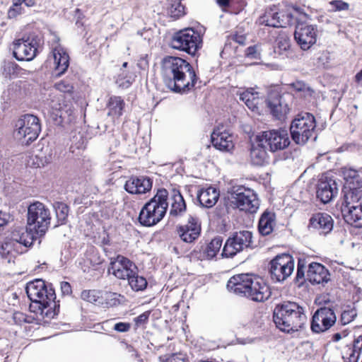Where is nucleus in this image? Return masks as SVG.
Segmentation results:
<instances>
[{"label":"nucleus","mask_w":362,"mask_h":362,"mask_svg":"<svg viewBox=\"0 0 362 362\" xmlns=\"http://www.w3.org/2000/svg\"><path fill=\"white\" fill-rule=\"evenodd\" d=\"M162 76L166 86L176 93H186L192 89L197 80L192 65L186 60L168 56L162 61Z\"/></svg>","instance_id":"nucleus-1"},{"label":"nucleus","mask_w":362,"mask_h":362,"mask_svg":"<svg viewBox=\"0 0 362 362\" xmlns=\"http://www.w3.org/2000/svg\"><path fill=\"white\" fill-rule=\"evenodd\" d=\"M25 291L32 302L30 309H37L33 312L46 316L56 314L59 304L55 300L56 294L52 285L47 286L43 280L37 279L28 283Z\"/></svg>","instance_id":"nucleus-2"},{"label":"nucleus","mask_w":362,"mask_h":362,"mask_svg":"<svg viewBox=\"0 0 362 362\" xmlns=\"http://www.w3.org/2000/svg\"><path fill=\"white\" fill-rule=\"evenodd\" d=\"M276 327L285 332H296L307 322L305 308L292 301H285L276 305L273 313Z\"/></svg>","instance_id":"nucleus-3"},{"label":"nucleus","mask_w":362,"mask_h":362,"mask_svg":"<svg viewBox=\"0 0 362 362\" xmlns=\"http://www.w3.org/2000/svg\"><path fill=\"white\" fill-rule=\"evenodd\" d=\"M168 192L165 189H159L156 194L142 207L139 221L144 226L157 224L165 216L168 207Z\"/></svg>","instance_id":"nucleus-4"},{"label":"nucleus","mask_w":362,"mask_h":362,"mask_svg":"<svg viewBox=\"0 0 362 362\" xmlns=\"http://www.w3.org/2000/svg\"><path fill=\"white\" fill-rule=\"evenodd\" d=\"M315 117L308 112L299 114L290 125L293 141L298 145H304L309 139H316Z\"/></svg>","instance_id":"nucleus-5"},{"label":"nucleus","mask_w":362,"mask_h":362,"mask_svg":"<svg viewBox=\"0 0 362 362\" xmlns=\"http://www.w3.org/2000/svg\"><path fill=\"white\" fill-rule=\"evenodd\" d=\"M204 28L195 30L188 28L175 33L171 40L172 48L194 55L202 47Z\"/></svg>","instance_id":"nucleus-6"},{"label":"nucleus","mask_w":362,"mask_h":362,"mask_svg":"<svg viewBox=\"0 0 362 362\" xmlns=\"http://www.w3.org/2000/svg\"><path fill=\"white\" fill-rule=\"evenodd\" d=\"M41 131L39 119L33 115H25L15 124L14 137L23 145H29L37 139Z\"/></svg>","instance_id":"nucleus-7"},{"label":"nucleus","mask_w":362,"mask_h":362,"mask_svg":"<svg viewBox=\"0 0 362 362\" xmlns=\"http://www.w3.org/2000/svg\"><path fill=\"white\" fill-rule=\"evenodd\" d=\"M50 210L44 204L35 202L30 204L28 209V226L35 234L43 236L50 224Z\"/></svg>","instance_id":"nucleus-8"},{"label":"nucleus","mask_w":362,"mask_h":362,"mask_svg":"<svg viewBox=\"0 0 362 362\" xmlns=\"http://www.w3.org/2000/svg\"><path fill=\"white\" fill-rule=\"evenodd\" d=\"M230 202L240 211L255 213L259 209V203L253 190L243 186L234 187L232 189Z\"/></svg>","instance_id":"nucleus-9"},{"label":"nucleus","mask_w":362,"mask_h":362,"mask_svg":"<svg viewBox=\"0 0 362 362\" xmlns=\"http://www.w3.org/2000/svg\"><path fill=\"white\" fill-rule=\"evenodd\" d=\"M41 43L40 37L34 34L16 40L13 42V54L18 61H30L35 58Z\"/></svg>","instance_id":"nucleus-10"},{"label":"nucleus","mask_w":362,"mask_h":362,"mask_svg":"<svg viewBox=\"0 0 362 362\" xmlns=\"http://www.w3.org/2000/svg\"><path fill=\"white\" fill-rule=\"evenodd\" d=\"M49 43L52 49V55L48 59V63L52 64L54 74L60 76L65 73L69 66V54L59 44V37L54 33L50 34Z\"/></svg>","instance_id":"nucleus-11"},{"label":"nucleus","mask_w":362,"mask_h":362,"mask_svg":"<svg viewBox=\"0 0 362 362\" xmlns=\"http://www.w3.org/2000/svg\"><path fill=\"white\" fill-rule=\"evenodd\" d=\"M252 234L249 230H240L234 233L229 237L222 250L221 255L225 257H232L237 253L243 251L251 246Z\"/></svg>","instance_id":"nucleus-12"},{"label":"nucleus","mask_w":362,"mask_h":362,"mask_svg":"<svg viewBox=\"0 0 362 362\" xmlns=\"http://www.w3.org/2000/svg\"><path fill=\"white\" fill-rule=\"evenodd\" d=\"M46 104L50 109L51 113L62 119L60 122L66 118L71 119L69 117L74 113V107L71 102L66 99L65 94L51 90Z\"/></svg>","instance_id":"nucleus-13"},{"label":"nucleus","mask_w":362,"mask_h":362,"mask_svg":"<svg viewBox=\"0 0 362 362\" xmlns=\"http://www.w3.org/2000/svg\"><path fill=\"white\" fill-rule=\"evenodd\" d=\"M269 273L273 280L283 281L291 275L294 270V260L288 254L277 255L270 262Z\"/></svg>","instance_id":"nucleus-14"},{"label":"nucleus","mask_w":362,"mask_h":362,"mask_svg":"<svg viewBox=\"0 0 362 362\" xmlns=\"http://www.w3.org/2000/svg\"><path fill=\"white\" fill-rule=\"evenodd\" d=\"M258 136L271 152L284 150L290 144L288 132L284 129L264 131Z\"/></svg>","instance_id":"nucleus-15"},{"label":"nucleus","mask_w":362,"mask_h":362,"mask_svg":"<svg viewBox=\"0 0 362 362\" xmlns=\"http://www.w3.org/2000/svg\"><path fill=\"white\" fill-rule=\"evenodd\" d=\"M317 32L316 25L305 22L298 23L294 32V37L300 48L307 50L316 42Z\"/></svg>","instance_id":"nucleus-16"},{"label":"nucleus","mask_w":362,"mask_h":362,"mask_svg":"<svg viewBox=\"0 0 362 362\" xmlns=\"http://www.w3.org/2000/svg\"><path fill=\"white\" fill-rule=\"evenodd\" d=\"M112 271V274L119 279H127L131 275L135 274L138 271L136 264L128 258L117 255L111 259L108 272Z\"/></svg>","instance_id":"nucleus-17"},{"label":"nucleus","mask_w":362,"mask_h":362,"mask_svg":"<svg viewBox=\"0 0 362 362\" xmlns=\"http://www.w3.org/2000/svg\"><path fill=\"white\" fill-rule=\"evenodd\" d=\"M336 320V315L332 308H320L313 316L311 329L315 333L325 332L335 323Z\"/></svg>","instance_id":"nucleus-18"},{"label":"nucleus","mask_w":362,"mask_h":362,"mask_svg":"<svg viewBox=\"0 0 362 362\" xmlns=\"http://www.w3.org/2000/svg\"><path fill=\"white\" fill-rule=\"evenodd\" d=\"M272 292L269 286L262 279L254 276L243 297L255 302H264L269 298Z\"/></svg>","instance_id":"nucleus-19"},{"label":"nucleus","mask_w":362,"mask_h":362,"mask_svg":"<svg viewBox=\"0 0 362 362\" xmlns=\"http://www.w3.org/2000/svg\"><path fill=\"white\" fill-rule=\"evenodd\" d=\"M272 292L269 286L262 279L254 276L243 297L255 302H264L269 298Z\"/></svg>","instance_id":"nucleus-20"},{"label":"nucleus","mask_w":362,"mask_h":362,"mask_svg":"<svg viewBox=\"0 0 362 362\" xmlns=\"http://www.w3.org/2000/svg\"><path fill=\"white\" fill-rule=\"evenodd\" d=\"M292 15L280 13L276 6H273L266 9L263 15L258 18V23L269 27L283 28L291 23Z\"/></svg>","instance_id":"nucleus-21"},{"label":"nucleus","mask_w":362,"mask_h":362,"mask_svg":"<svg viewBox=\"0 0 362 362\" xmlns=\"http://www.w3.org/2000/svg\"><path fill=\"white\" fill-rule=\"evenodd\" d=\"M40 238V235L35 234V231L31 230L28 227H15L11 232L8 237V241L5 243L6 248L15 243L23 245L25 247H30L35 240Z\"/></svg>","instance_id":"nucleus-22"},{"label":"nucleus","mask_w":362,"mask_h":362,"mask_svg":"<svg viewBox=\"0 0 362 362\" xmlns=\"http://www.w3.org/2000/svg\"><path fill=\"white\" fill-rule=\"evenodd\" d=\"M266 105L273 117L278 119H284L289 112V107L285 99L276 91L269 93Z\"/></svg>","instance_id":"nucleus-23"},{"label":"nucleus","mask_w":362,"mask_h":362,"mask_svg":"<svg viewBox=\"0 0 362 362\" xmlns=\"http://www.w3.org/2000/svg\"><path fill=\"white\" fill-rule=\"evenodd\" d=\"M338 193L336 181L327 176H322L316 187L317 197L324 204L330 202Z\"/></svg>","instance_id":"nucleus-24"},{"label":"nucleus","mask_w":362,"mask_h":362,"mask_svg":"<svg viewBox=\"0 0 362 362\" xmlns=\"http://www.w3.org/2000/svg\"><path fill=\"white\" fill-rule=\"evenodd\" d=\"M177 231L182 241L191 243L199 238L201 225L197 218L189 216L187 223L177 227Z\"/></svg>","instance_id":"nucleus-25"},{"label":"nucleus","mask_w":362,"mask_h":362,"mask_svg":"<svg viewBox=\"0 0 362 362\" xmlns=\"http://www.w3.org/2000/svg\"><path fill=\"white\" fill-rule=\"evenodd\" d=\"M211 143L221 151H230L234 148L233 135L224 129L223 127H218L211 134Z\"/></svg>","instance_id":"nucleus-26"},{"label":"nucleus","mask_w":362,"mask_h":362,"mask_svg":"<svg viewBox=\"0 0 362 362\" xmlns=\"http://www.w3.org/2000/svg\"><path fill=\"white\" fill-rule=\"evenodd\" d=\"M254 275L252 274H239L232 276L227 283L229 291L243 296Z\"/></svg>","instance_id":"nucleus-27"},{"label":"nucleus","mask_w":362,"mask_h":362,"mask_svg":"<svg viewBox=\"0 0 362 362\" xmlns=\"http://www.w3.org/2000/svg\"><path fill=\"white\" fill-rule=\"evenodd\" d=\"M152 180L145 176L132 177L125 183L124 189L130 194H145L151 190Z\"/></svg>","instance_id":"nucleus-28"},{"label":"nucleus","mask_w":362,"mask_h":362,"mask_svg":"<svg viewBox=\"0 0 362 362\" xmlns=\"http://www.w3.org/2000/svg\"><path fill=\"white\" fill-rule=\"evenodd\" d=\"M309 227L317 230L320 234L327 235L333 228V219L327 214L317 213L310 218Z\"/></svg>","instance_id":"nucleus-29"},{"label":"nucleus","mask_w":362,"mask_h":362,"mask_svg":"<svg viewBox=\"0 0 362 362\" xmlns=\"http://www.w3.org/2000/svg\"><path fill=\"white\" fill-rule=\"evenodd\" d=\"M329 272L321 264L312 262L309 264L307 271V278L312 284L327 283L329 281Z\"/></svg>","instance_id":"nucleus-30"},{"label":"nucleus","mask_w":362,"mask_h":362,"mask_svg":"<svg viewBox=\"0 0 362 362\" xmlns=\"http://www.w3.org/2000/svg\"><path fill=\"white\" fill-rule=\"evenodd\" d=\"M261 138L256 136L255 142L252 144L250 148V157L252 163L257 165H262L267 162L268 158L267 150H269L264 143L260 141Z\"/></svg>","instance_id":"nucleus-31"},{"label":"nucleus","mask_w":362,"mask_h":362,"mask_svg":"<svg viewBox=\"0 0 362 362\" xmlns=\"http://www.w3.org/2000/svg\"><path fill=\"white\" fill-rule=\"evenodd\" d=\"M342 214L344 221L356 228L362 227V205L355 206H342Z\"/></svg>","instance_id":"nucleus-32"},{"label":"nucleus","mask_w":362,"mask_h":362,"mask_svg":"<svg viewBox=\"0 0 362 362\" xmlns=\"http://www.w3.org/2000/svg\"><path fill=\"white\" fill-rule=\"evenodd\" d=\"M219 191L213 187L201 189L197 194L200 205L206 208H211L218 202Z\"/></svg>","instance_id":"nucleus-33"},{"label":"nucleus","mask_w":362,"mask_h":362,"mask_svg":"<svg viewBox=\"0 0 362 362\" xmlns=\"http://www.w3.org/2000/svg\"><path fill=\"white\" fill-rule=\"evenodd\" d=\"M276 224L274 213L265 211L259 220L258 229L262 235H269L274 230Z\"/></svg>","instance_id":"nucleus-34"},{"label":"nucleus","mask_w":362,"mask_h":362,"mask_svg":"<svg viewBox=\"0 0 362 362\" xmlns=\"http://www.w3.org/2000/svg\"><path fill=\"white\" fill-rule=\"evenodd\" d=\"M238 94L239 95V100L243 101L250 110L252 111L258 110L262 99L257 92H254L252 90H246L239 92Z\"/></svg>","instance_id":"nucleus-35"},{"label":"nucleus","mask_w":362,"mask_h":362,"mask_svg":"<svg viewBox=\"0 0 362 362\" xmlns=\"http://www.w3.org/2000/svg\"><path fill=\"white\" fill-rule=\"evenodd\" d=\"M344 203L342 206H355L362 205V185L349 188L344 192Z\"/></svg>","instance_id":"nucleus-36"},{"label":"nucleus","mask_w":362,"mask_h":362,"mask_svg":"<svg viewBox=\"0 0 362 362\" xmlns=\"http://www.w3.org/2000/svg\"><path fill=\"white\" fill-rule=\"evenodd\" d=\"M171 200L170 216H177L185 211L186 204L179 190L175 189L173 190Z\"/></svg>","instance_id":"nucleus-37"},{"label":"nucleus","mask_w":362,"mask_h":362,"mask_svg":"<svg viewBox=\"0 0 362 362\" xmlns=\"http://www.w3.org/2000/svg\"><path fill=\"white\" fill-rule=\"evenodd\" d=\"M124 107V102L121 97L112 96L107 103V115L113 117H119L122 115Z\"/></svg>","instance_id":"nucleus-38"},{"label":"nucleus","mask_w":362,"mask_h":362,"mask_svg":"<svg viewBox=\"0 0 362 362\" xmlns=\"http://www.w3.org/2000/svg\"><path fill=\"white\" fill-rule=\"evenodd\" d=\"M362 351V335L357 337L353 344L352 348L349 349L346 353L348 362H358Z\"/></svg>","instance_id":"nucleus-39"},{"label":"nucleus","mask_w":362,"mask_h":362,"mask_svg":"<svg viewBox=\"0 0 362 362\" xmlns=\"http://www.w3.org/2000/svg\"><path fill=\"white\" fill-rule=\"evenodd\" d=\"M127 280L132 289L135 291H144L148 284L146 279L139 276L137 272H135V274L131 275Z\"/></svg>","instance_id":"nucleus-40"},{"label":"nucleus","mask_w":362,"mask_h":362,"mask_svg":"<svg viewBox=\"0 0 362 362\" xmlns=\"http://www.w3.org/2000/svg\"><path fill=\"white\" fill-rule=\"evenodd\" d=\"M223 243V238L220 236L215 237L208 245L206 249V255L209 259L214 258L219 252Z\"/></svg>","instance_id":"nucleus-41"},{"label":"nucleus","mask_w":362,"mask_h":362,"mask_svg":"<svg viewBox=\"0 0 362 362\" xmlns=\"http://www.w3.org/2000/svg\"><path fill=\"white\" fill-rule=\"evenodd\" d=\"M54 208L55 209L56 216L57 218V226L64 224L69 214L68 206L63 202H57L54 204Z\"/></svg>","instance_id":"nucleus-42"},{"label":"nucleus","mask_w":362,"mask_h":362,"mask_svg":"<svg viewBox=\"0 0 362 362\" xmlns=\"http://www.w3.org/2000/svg\"><path fill=\"white\" fill-rule=\"evenodd\" d=\"M105 304L108 307L116 306L120 304L124 299V297L119 293L113 292H105L103 296Z\"/></svg>","instance_id":"nucleus-43"},{"label":"nucleus","mask_w":362,"mask_h":362,"mask_svg":"<svg viewBox=\"0 0 362 362\" xmlns=\"http://www.w3.org/2000/svg\"><path fill=\"white\" fill-rule=\"evenodd\" d=\"M168 13L172 18H178L185 14V6L179 0H174L168 8Z\"/></svg>","instance_id":"nucleus-44"},{"label":"nucleus","mask_w":362,"mask_h":362,"mask_svg":"<svg viewBox=\"0 0 362 362\" xmlns=\"http://www.w3.org/2000/svg\"><path fill=\"white\" fill-rule=\"evenodd\" d=\"M357 316V312L354 308L348 306L343 310L341 315V322L345 325L351 322Z\"/></svg>","instance_id":"nucleus-45"},{"label":"nucleus","mask_w":362,"mask_h":362,"mask_svg":"<svg viewBox=\"0 0 362 362\" xmlns=\"http://www.w3.org/2000/svg\"><path fill=\"white\" fill-rule=\"evenodd\" d=\"M276 47L281 51H286L290 47V39L285 33H280L276 39Z\"/></svg>","instance_id":"nucleus-46"},{"label":"nucleus","mask_w":362,"mask_h":362,"mask_svg":"<svg viewBox=\"0 0 362 362\" xmlns=\"http://www.w3.org/2000/svg\"><path fill=\"white\" fill-rule=\"evenodd\" d=\"M100 294V291L97 290H84L81 292V297L83 300L93 303L98 301Z\"/></svg>","instance_id":"nucleus-47"},{"label":"nucleus","mask_w":362,"mask_h":362,"mask_svg":"<svg viewBox=\"0 0 362 362\" xmlns=\"http://www.w3.org/2000/svg\"><path fill=\"white\" fill-rule=\"evenodd\" d=\"M186 354L182 353H175L170 355L165 358L160 357V362H186Z\"/></svg>","instance_id":"nucleus-48"},{"label":"nucleus","mask_w":362,"mask_h":362,"mask_svg":"<svg viewBox=\"0 0 362 362\" xmlns=\"http://www.w3.org/2000/svg\"><path fill=\"white\" fill-rule=\"evenodd\" d=\"M329 4L332 7V11H347L349 8V4L341 0L331 1Z\"/></svg>","instance_id":"nucleus-49"},{"label":"nucleus","mask_w":362,"mask_h":362,"mask_svg":"<svg viewBox=\"0 0 362 362\" xmlns=\"http://www.w3.org/2000/svg\"><path fill=\"white\" fill-rule=\"evenodd\" d=\"M23 12L22 5L13 3L12 6L8 11V17L9 18H16Z\"/></svg>","instance_id":"nucleus-50"},{"label":"nucleus","mask_w":362,"mask_h":362,"mask_svg":"<svg viewBox=\"0 0 362 362\" xmlns=\"http://www.w3.org/2000/svg\"><path fill=\"white\" fill-rule=\"evenodd\" d=\"M72 88L73 87L70 83L65 81H60L55 84V88L52 91H57L58 93L65 94L66 93H70L72 90Z\"/></svg>","instance_id":"nucleus-51"},{"label":"nucleus","mask_w":362,"mask_h":362,"mask_svg":"<svg viewBox=\"0 0 362 362\" xmlns=\"http://www.w3.org/2000/svg\"><path fill=\"white\" fill-rule=\"evenodd\" d=\"M291 86L298 92H303L305 95H311L313 90L303 82L296 81L291 84Z\"/></svg>","instance_id":"nucleus-52"},{"label":"nucleus","mask_w":362,"mask_h":362,"mask_svg":"<svg viewBox=\"0 0 362 362\" xmlns=\"http://www.w3.org/2000/svg\"><path fill=\"white\" fill-rule=\"evenodd\" d=\"M245 55L250 59H259L260 53L258 46L254 45L247 47L245 50Z\"/></svg>","instance_id":"nucleus-53"},{"label":"nucleus","mask_w":362,"mask_h":362,"mask_svg":"<svg viewBox=\"0 0 362 362\" xmlns=\"http://www.w3.org/2000/svg\"><path fill=\"white\" fill-rule=\"evenodd\" d=\"M305 264L303 260L299 259L297 267L296 279L297 280L301 279L305 276Z\"/></svg>","instance_id":"nucleus-54"},{"label":"nucleus","mask_w":362,"mask_h":362,"mask_svg":"<svg viewBox=\"0 0 362 362\" xmlns=\"http://www.w3.org/2000/svg\"><path fill=\"white\" fill-rule=\"evenodd\" d=\"M10 220L11 216L9 214L0 211V230L4 229V228L9 223Z\"/></svg>","instance_id":"nucleus-55"},{"label":"nucleus","mask_w":362,"mask_h":362,"mask_svg":"<svg viewBox=\"0 0 362 362\" xmlns=\"http://www.w3.org/2000/svg\"><path fill=\"white\" fill-rule=\"evenodd\" d=\"M114 329L119 332H125L130 329V325L126 322H118L115 325Z\"/></svg>","instance_id":"nucleus-56"},{"label":"nucleus","mask_w":362,"mask_h":362,"mask_svg":"<svg viewBox=\"0 0 362 362\" xmlns=\"http://www.w3.org/2000/svg\"><path fill=\"white\" fill-rule=\"evenodd\" d=\"M148 317H149V313L145 312L135 318V322L137 325H141L142 324L146 323L147 322Z\"/></svg>","instance_id":"nucleus-57"},{"label":"nucleus","mask_w":362,"mask_h":362,"mask_svg":"<svg viewBox=\"0 0 362 362\" xmlns=\"http://www.w3.org/2000/svg\"><path fill=\"white\" fill-rule=\"evenodd\" d=\"M60 287L63 295H69L72 292L70 284L66 281L61 282Z\"/></svg>","instance_id":"nucleus-58"},{"label":"nucleus","mask_w":362,"mask_h":362,"mask_svg":"<svg viewBox=\"0 0 362 362\" xmlns=\"http://www.w3.org/2000/svg\"><path fill=\"white\" fill-rule=\"evenodd\" d=\"M18 67V65L14 64V63H8L4 70L6 71L8 70V74H11V71H12V74H14L15 73V69H17Z\"/></svg>","instance_id":"nucleus-59"},{"label":"nucleus","mask_w":362,"mask_h":362,"mask_svg":"<svg viewBox=\"0 0 362 362\" xmlns=\"http://www.w3.org/2000/svg\"><path fill=\"white\" fill-rule=\"evenodd\" d=\"M355 82L359 86H362V69L355 76Z\"/></svg>","instance_id":"nucleus-60"},{"label":"nucleus","mask_w":362,"mask_h":362,"mask_svg":"<svg viewBox=\"0 0 362 362\" xmlns=\"http://www.w3.org/2000/svg\"><path fill=\"white\" fill-rule=\"evenodd\" d=\"M216 2L221 7H227L230 4V0H216Z\"/></svg>","instance_id":"nucleus-61"},{"label":"nucleus","mask_w":362,"mask_h":362,"mask_svg":"<svg viewBox=\"0 0 362 362\" xmlns=\"http://www.w3.org/2000/svg\"><path fill=\"white\" fill-rule=\"evenodd\" d=\"M344 173H345V175H346V173H347V176H349L350 177H355L356 176H357V172L354 170H349L347 172H346Z\"/></svg>","instance_id":"nucleus-62"},{"label":"nucleus","mask_w":362,"mask_h":362,"mask_svg":"<svg viewBox=\"0 0 362 362\" xmlns=\"http://www.w3.org/2000/svg\"><path fill=\"white\" fill-rule=\"evenodd\" d=\"M119 77L121 79H126L127 82L128 83H132V77L128 76L127 74H124V73L121 74Z\"/></svg>","instance_id":"nucleus-63"},{"label":"nucleus","mask_w":362,"mask_h":362,"mask_svg":"<svg viewBox=\"0 0 362 362\" xmlns=\"http://www.w3.org/2000/svg\"><path fill=\"white\" fill-rule=\"evenodd\" d=\"M26 6L31 7L35 5V1L34 0H24L23 3Z\"/></svg>","instance_id":"nucleus-64"}]
</instances>
